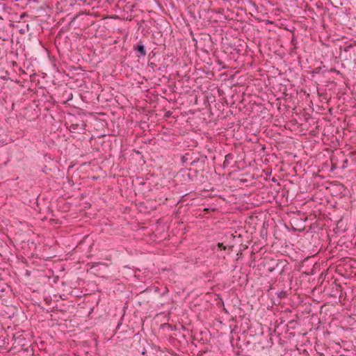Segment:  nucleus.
I'll return each mask as SVG.
<instances>
[{"mask_svg": "<svg viewBox=\"0 0 356 356\" xmlns=\"http://www.w3.org/2000/svg\"><path fill=\"white\" fill-rule=\"evenodd\" d=\"M154 291L156 292L159 291V288L158 287H154Z\"/></svg>", "mask_w": 356, "mask_h": 356, "instance_id": "nucleus-20", "label": "nucleus"}, {"mask_svg": "<svg viewBox=\"0 0 356 356\" xmlns=\"http://www.w3.org/2000/svg\"><path fill=\"white\" fill-rule=\"evenodd\" d=\"M9 344L8 335L3 329H0V349L8 350L7 346Z\"/></svg>", "mask_w": 356, "mask_h": 356, "instance_id": "nucleus-7", "label": "nucleus"}, {"mask_svg": "<svg viewBox=\"0 0 356 356\" xmlns=\"http://www.w3.org/2000/svg\"><path fill=\"white\" fill-rule=\"evenodd\" d=\"M236 232H235V234L232 233H227L225 235V236L222 238L223 241L222 243H218L217 246L218 248L222 250H226L227 248L229 250L232 251L234 247L236 245V243H229L230 240L236 241L238 240V243H241L242 241L241 236V234H236Z\"/></svg>", "mask_w": 356, "mask_h": 356, "instance_id": "nucleus-4", "label": "nucleus"}, {"mask_svg": "<svg viewBox=\"0 0 356 356\" xmlns=\"http://www.w3.org/2000/svg\"><path fill=\"white\" fill-rule=\"evenodd\" d=\"M3 16L2 15H0V19H3Z\"/></svg>", "mask_w": 356, "mask_h": 356, "instance_id": "nucleus-24", "label": "nucleus"}, {"mask_svg": "<svg viewBox=\"0 0 356 356\" xmlns=\"http://www.w3.org/2000/svg\"><path fill=\"white\" fill-rule=\"evenodd\" d=\"M339 58L348 64L356 63V43L340 47Z\"/></svg>", "mask_w": 356, "mask_h": 356, "instance_id": "nucleus-3", "label": "nucleus"}, {"mask_svg": "<svg viewBox=\"0 0 356 356\" xmlns=\"http://www.w3.org/2000/svg\"><path fill=\"white\" fill-rule=\"evenodd\" d=\"M172 114V111H166V112L165 113L164 117H165V118H170V117H171Z\"/></svg>", "mask_w": 356, "mask_h": 356, "instance_id": "nucleus-14", "label": "nucleus"}, {"mask_svg": "<svg viewBox=\"0 0 356 356\" xmlns=\"http://www.w3.org/2000/svg\"><path fill=\"white\" fill-rule=\"evenodd\" d=\"M330 72H335V73H337L338 74H340L339 71L337 70L335 68H331L330 69Z\"/></svg>", "mask_w": 356, "mask_h": 356, "instance_id": "nucleus-18", "label": "nucleus"}, {"mask_svg": "<svg viewBox=\"0 0 356 356\" xmlns=\"http://www.w3.org/2000/svg\"><path fill=\"white\" fill-rule=\"evenodd\" d=\"M238 240H236V241H232V240H230L229 241V243H236V245H238V244H241L242 241L241 243H238Z\"/></svg>", "mask_w": 356, "mask_h": 356, "instance_id": "nucleus-19", "label": "nucleus"}, {"mask_svg": "<svg viewBox=\"0 0 356 356\" xmlns=\"http://www.w3.org/2000/svg\"><path fill=\"white\" fill-rule=\"evenodd\" d=\"M218 305H223V301L221 300V302H218Z\"/></svg>", "mask_w": 356, "mask_h": 356, "instance_id": "nucleus-23", "label": "nucleus"}, {"mask_svg": "<svg viewBox=\"0 0 356 356\" xmlns=\"http://www.w3.org/2000/svg\"><path fill=\"white\" fill-rule=\"evenodd\" d=\"M178 174L181 175L183 177L186 175L188 180L193 182L197 180L200 173L195 170H193V168H190L188 170H180Z\"/></svg>", "mask_w": 356, "mask_h": 356, "instance_id": "nucleus-6", "label": "nucleus"}, {"mask_svg": "<svg viewBox=\"0 0 356 356\" xmlns=\"http://www.w3.org/2000/svg\"><path fill=\"white\" fill-rule=\"evenodd\" d=\"M283 264L284 265H283V266H282L281 271L279 274L281 277H284V276L289 275L291 270V266L286 260L285 262L283 263Z\"/></svg>", "mask_w": 356, "mask_h": 356, "instance_id": "nucleus-11", "label": "nucleus"}, {"mask_svg": "<svg viewBox=\"0 0 356 356\" xmlns=\"http://www.w3.org/2000/svg\"><path fill=\"white\" fill-rule=\"evenodd\" d=\"M241 254H242L241 252H239L238 253H237V255H241Z\"/></svg>", "mask_w": 356, "mask_h": 356, "instance_id": "nucleus-26", "label": "nucleus"}, {"mask_svg": "<svg viewBox=\"0 0 356 356\" xmlns=\"http://www.w3.org/2000/svg\"><path fill=\"white\" fill-rule=\"evenodd\" d=\"M330 72H335V73H337L338 74H340L339 71L337 70L335 68H331L330 69Z\"/></svg>", "mask_w": 356, "mask_h": 356, "instance_id": "nucleus-17", "label": "nucleus"}, {"mask_svg": "<svg viewBox=\"0 0 356 356\" xmlns=\"http://www.w3.org/2000/svg\"><path fill=\"white\" fill-rule=\"evenodd\" d=\"M65 125L73 133L81 134L86 127V122L81 115L70 114L65 121Z\"/></svg>", "mask_w": 356, "mask_h": 356, "instance_id": "nucleus-2", "label": "nucleus"}, {"mask_svg": "<svg viewBox=\"0 0 356 356\" xmlns=\"http://www.w3.org/2000/svg\"><path fill=\"white\" fill-rule=\"evenodd\" d=\"M321 70V67H316L315 69L313 70L312 73L313 74H318L320 72Z\"/></svg>", "mask_w": 356, "mask_h": 356, "instance_id": "nucleus-15", "label": "nucleus"}, {"mask_svg": "<svg viewBox=\"0 0 356 356\" xmlns=\"http://www.w3.org/2000/svg\"><path fill=\"white\" fill-rule=\"evenodd\" d=\"M275 264L272 266H269L268 270L269 272L277 271L280 274L282 266H283V263L286 261L284 259H279V260H273V261Z\"/></svg>", "mask_w": 356, "mask_h": 356, "instance_id": "nucleus-9", "label": "nucleus"}, {"mask_svg": "<svg viewBox=\"0 0 356 356\" xmlns=\"http://www.w3.org/2000/svg\"><path fill=\"white\" fill-rule=\"evenodd\" d=\"M348 163V160L347 159H346L344 161H343V165H342V168H346V165Z\"/></svg>", "mask_w": 356, "mask_h": 356, "instance_id": "nucleus-16", "label": "nucleus"}, {"mask_svg": "<svg viewBox=\"0 0 356 356\" xmlns=\"http://www.w3.org/2000/svg\"><path fill=\"white\" fill-rule=\"evenodd\" d=\"M218 305H223V301L221 300V302H218Z\"/></svg>", "mask_w": 356, "mask_h": 356, "instance_id": "nucleus-22", "label": "nucleus"}, {"mask_svg": "<svg viewBox=\"0 0 356 356\" xmlns=\"http://www.w3.org/2000/svg\"><path fill=\"white\" fill-rule=\"evenodd\" d=\"M194 159L191 156L190 153H186L184 155H183L181 158V162L183 163H186L188 161H192Z\"/></svg>", "mask_w": 356, "mask_h": 356, "instance_id": "nucleus-12", "label": "nucleus"}, {"mask_svg": "<svg viewBox=\"0 0 356 356\" xmlns=\"http://www.w3.org/2000/svg\"><path fill=\"white\" fill-rule=\"evenodd\" d=\"M207 161V156L201 155L195 158L190 163L191 168L195 170L199 173H202L205 168V165Z\"/></svg>", "mask_w": 356, "mask_h": 356, "instance_id": "nucleus-5", "label": "nucleus"}, {"mask_svg": "<svg viewBox=\"0 0 356 356\" xmlns=\"http://www.w3.org/2000/svg\"><path fill=\"white\" fill-rule=\"evenodd\" d=\"M149 65H150V66H152V67H154V63H151L150 64H149Z\"/></svg>", "mask_w": 356, "mask_h": 356, "instance_id": "nucleus-25", "label": "nucleus"}, {"mask_svg": "<svg viewBox=\"0 0 356 356\" xmlns=\"http://www.w3.org/2000/svg\"><path fill=\"white\" fill-rule=\"evenodd\" d=\"M218 305H223V301L221 300V302H218Z\"/></svg>", "mask_w": 356, "mask_h": 356, "instance_id": "nucleus-21", "label": "nucleus"}, {"mask_svg": "<svg viewBox=\"0 0 356 356\" xmlns=\"http://www.w3.org/2000/svg\"><path fill=\"white\" fill-rule=\"evenodd\" d=\"M236 161H234V155L232 153H229L225 156V161L223 162V168H229L232 167L234 165V163H235Z\"/></svg>", "mask_w": 356, "mask_h": 356, "instance_id": "nucleus-10", "label": "nucleus"}, {"mask_svg": "<svg viewBox=\"0 0 356 356\" xmlns=\"http://www.w3.org/2000/svg\"><path fill=\"white\" fill-rule=\"evenodd\" d=\"M293 323V321H290L289 323V324H291V323Z\"/></svg>", "mask_w": 356, "mask_h": 356, "instance_id": "nucleus-27", "label": "nucleus"}, {"mask_svg": "<svg viewBox=\"0 0 356 356\" xmlns=\"http://www.w3.org/2000/svg\"><path fill=\"white\" fill-rule=\"evenodd\" d=\"M13 345L9 348L10 351L17 353L21 351L29 352L31 347L30 341L26 339L23 334L17 332L13 336Z\"/></svg>", "mask_w": 356, "mask_h": 356, "instance_id": "nucleus-1", "label": "nucleus"}, {"mask_svg": "<svg viewBox=\"0 0 356 356\" xmlns=\"http://www.w3.org/2000/svg\"><path fill=\"white\" fill-rule=\"evenodd\" d=\"M288 296V293L286 291H280L279 293H277V296L278 298H280V299H282V298H286Z\"/></svg>", "mask_w": 356, "mask_h": 356, "instance_id": "nucleus-13", "label": "nucleus"}, {"mask_svg": "<svg viewBox=\"0 0 356 356\" xmlns=\"http://www.w3.org/2000/svg\"><path fill=\"white\" fill-rule=\"evenodd\" d=\"M133 49L138 54V57H145L146 56V50L143 41L140 40L137 44L133 47Z\"/></svg>", "mask_w": 356, "mask_h": 356, "instance_id": "nucleus-8", "label": "nucleus"}]
</instances>
